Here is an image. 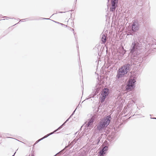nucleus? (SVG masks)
Listing matches in <instances>:
<instances>
[{"label":"nucleus","instance_id":"1","mask_svg":"<svg viewBox=\"0 0 156 156\" xmlns=\"http://www.w3.org/2000/svg\"><path fill=\"white\" fill-rule=\"evenodd\" d=\"M131 66V64H127L122 66L118 71L116 77L119 78L122 77L124 75L127 74L129 71Z\"/></svg>","mask_w":156,"mask_h":156},{"label":"nucleus","instance_id":"2","mask_svg":"<svg viewBox=\"0 0 156 156\" xmlns=\"http://www.w3.org/2000/svg\"><path fill=\"white\" fill-rule=\"evenodd\" d=\"M110 118L108 116L106 119H102L100 121L97 126V129L99 131L104 129L109 125L110 122Z\"/></svg>","mask_w":156,"mask_h":156},{"label":"nucleus","instance_id":"3","mask_svg":"<svg viewBox=\"0 0 156 156\" xmlns=\"http://www.w3.org/2000/svg\"><path fill=\"white\" fill-rule=\"evenodd\" d=\"M141 46V44L139 43L136 40L134 39L131 44L130 53L132 54L136 53V51L139 50Z\"/></svg>","mask_w":156,"mask_h":156},{"label":"nucleus","instance_id":"4","mask_svg":"<svg viewBox=\"0 0 156 156\" xmlns=\"http://www.w3.org/2000/svg\"><path fill=\"white\" fill-rule=\"evenodd\" d=\"M109 93V90L107 88H104L100 96V100L101 102H103L106 97L107 96Z\"/></svg>","mask_w":156,"mask_h":156},{"label":"nucleus","instance_id":"5","mask_svg":"<svg viewBox=\"0 0 156 156\" xmlns=\"http://www.w3.org/2000/svg\"><path fill=\"white\" fill-rule=\"evenodd\" d=\"M140 28V25L138 22L136 20H134L132 25V30L133 32H136Z\"/></svg>","mask_w":156,"mask_h":156},{"label":"nucleus","instance_id":"6","mask_svg":"<svg viewBox=\"0 0 156 156\" xmlns=\"http://www.w3.org/2000/svg\"><path fill=\"white\" fill-rule=\"evenodd\" d=\"M135 82L136 80L134 79V78L130 79L127 85L126 89L128 90L133 89L134 87L135 83Z\"/></svg>","mask_w":156,"mask_h":156},{"label":"nucleus","instance_id":"7","mask_svg":"<svg viewBox=\"0 0 156 156\" xmlns=\"http://www.w3.org/2000/svg\"><path fill=\"white\" fill-rule=\"evenodd\" d=\"M118 0H112L111 8H110V11L113 12L115 9L117 5L118 4Z\"/></svg>","mask_w":156,"mask_h":156},{"label":"nucleus","instance_id":"8","mask_svg":"<svg viewBox=\"0 0 156 156\" xmlns=\"http://www.w3.org/2000/svg\"><path fill=\"white\" fill-rule=\"evenodd\" d=\"M102 149L99 152V154L101 156H103L106 153V151L108 150V146H104V145H102Z\"/></svg>","mask_w":156,"mask_h":156},{"label":"nucleus","instance_id":"9","mask_svg":"<svg viewBox=\"0 0 156 156\" xmlns=\"http://www.w3.org/2000/svg\"><path fill=\"white\" fill-rule=\"evenodd\" d=\"M95 118V117L93 116L89 120L88 122L86 125V128L88 129L90 126L92 124L93 122H94Z\"/></svg>","mask_w":156,"mask_h":156},{"label":"nucleus","instance_id":"10","mask_svg":"<svg viewBox=\"0 0 156 156\" xmlns=\"http://www.w3.org/2000/svg\"><path fill=\"white\" fill-rule=\"evenodd\" d=\"M107 38V34H103L102 35L101 40L103 44H105Z\"/></svg>","mask_w":156,"mask_h":156},{"label":"nucleus","instance_id":"11","mask_svg":"<svg viewBox=\"0 0 156 156\" xmlns=\"http://www.w3.org/2000/svg\"><path fill=\"white\" fill-rule=\"evenodd\" d=\"M101 138L100 137H96V140L93 142V144H98L99 143L100 141Z\"/></svg>","mask_w":156,"mask_h":156},{"label":"nucleus","instance_id":"12","mask_svg":"<svg viewBox=\"0 0 156 156\" xmlns=\"http://www.w3.org/2000/svg\"><path fill=\"white\" fill-rule=\"evenodd\" d=\"M54 133V132H51V133H49L48 134H47V135L45 136L44 137H43L41 138V139H39V140H37L36 142V143H37L39 141H40L41 140H43V139L47 137L48 136H49L50 135L53 134Z\"/></svg>","mask_w":156,"mask_h":156},{"label":"nucleus","instance_id":"13","mask_svg":"<svg viewBox=\"0 0 156 156\" xmlns=\"http://www.w3.org/2000/svg\"><path fill=\"white\" fill-rule=\"evenodd\" d=\"M76 141L75 139H74L71 143L69 146H70L72 147L76 143Z\"/></svg>","mask_w":156,"mask_h":156},{"label":"nucleus","instance_id":"14","mask_svg":"<svg viewBox=\"0 0 156 156\" xmlns=\"http://www.w3.org/2000/svg\"><path fill=\"white\" fill-rule=\"evenodd\" d=\"M66 123L65 122L63 123L61 126H59L57 129L55 130L54 132L55 133V132H56L57 130L60 129L61 128H62V126L65 125V124Z\"/></svg>","mask_w":156,"mask_h":156},{"label":"nucleus","instance_id":"15","mask_svg":"<svg viewBox=\"0 0 156 156\" xmlns=\"http://www.w3.org/2000/svg\"><path fill=\"white\" fill-rule=\"evenodd\" d=\"M101 89V88H97L95 93V95H96L97 94H98L99 93V92Z\"/></svg>","mask_w":156,"mask_h":156},{"label":"nucleus","instance_id":"16","mask_svg":"<svg viewBox=\"0 0 156 156\" xmlns=\"http://www.w3.org/2000/svg\"><path fill=\"white\" fill-rule=\"evenodd\" d=\"M75 110L73 112V113L72 114L70 115V117L65 122V123H66L67 121H68L70 119V118H71V116L73 115L75 112Z\"/></svg>","mask_w":156,"mask_h":156},{"label":"nucleus","instance_id":"17","mask_svg":"<svg viewBox=\"0 0 156 156\" xmlns=\"http://www.w3.org/2000/svg\"><path fill=\"white\" fill-rule=\"evenodd\" d=\"M77 156H84V154L82 153H79Z\"/></svg>","mask_w":156,"mask_h":156},{"label":"nucleus","instance_id":"18","mask_svg":"<svg viewBox=\"0 0 156 156\" xmlns=\"http://www.w3.org/2000/svg\"><path fill=\"white\" fill-rule=\"evenodd\" d=\"M59 24L61 25H62V26H65L66 27H67V25H66L62 23H59Z\"/></svg>","mask_w":156,"mask_h":156},{"label":"nucleus","instance_id":"19","mask_svg":"<svg viewBox=\"0 0 156 156\" xmlns=\"http://www.w3.org/2000/svg\"><path fill=\"white\" fill-rule=\"evenodd\" d=\"M53 21H54V22H55V23H58V24L60 23H59V22H57V21H55L53 20Z\"/></svg>","mask_w":156,"mask_h":156},{"label":"nucleus","instance_id":"20","mask_svg":"<svg viewBox=\"0 0 156 156\" xmlns=\"http://www.w3.org/2000/svg\"><path fill=\"white\" fill-rule=\"evenodd\" d=\"M42 19H45V20H49V19L45 18H42Z\"/></svg>","mask_w":156,"mask_h":156},{"label":"nucleus","instance_id":"21","mask_svg":"<svg viewBox=\"0 0 156 156\" xmlns=\"http://www.w3.org/2000/svg\"><path fill=\"white\" fill-rule=\"evenodd\" d=\"M24 19H22V20H20V21H21V22H23V20H24Z\"/></svg>","mask_w":156,"mask_h":156},{"label":"nucleus","instance_id":"22","mask_svg":"<svg viewBox=\"0 0 156 156\" xmlns=\"http://www.w3.org/2000/svg\"><path fill=\"white\" fill-rule=\"evenodd\" d=\"M72 30L73 31V33L74 34V35H75V33L74 32V29H72Z\"/></svg>","mask_w":156,"mask_h":156},{"label":"nucleus","instance_id":"23","mask_svg":"<svg viewBox=\"0 0 156 156\" xmlns=\"http://www.w3.org/2000/svg\"><path fill=\"white\" fill-rule=\"evenodd\" d=\"M59 12V13H62L63 12Z\"/></svg>","mask_w":156,"mask_h":156},{"label":"nucleus","instance_id":"24","mask_svg":"<svg viewBox=\"0 0 156 156\" xmlns=\"http://www.w3.org/2000/svg\"><path fill=\"white\" fill-rule=\"evenodd\" d=\"M151 118V119H156V118Z\"/></svg>","mask_w":156,"mask_h":156},{"label":"nucleus","instance_id":"25","mask_svg":"<svg viewBox=\"0 0 156 156\" xmlns=\"http://www.w3.org/2000/svg\"><path fill=\"white\" fill-rule=\"evenodd\" d=\"M77 133H78V132H76V133H75V135H76L77 134Z\"/></svg>","mask_w":156,"mask_h":156},{"label":"nucleus","instance_id":"26","mask_svg":"<svg viewBox=\"0 0 156 156\" xmlns=\"http://www.w3.org/2000/svg\"><path fill=\"white\" fill-rule=\"evenodd\" d=\"M15 153H16V152H15V153L13 155H12V156H14Z\"/></svg>","mask_w":156,"mask_h":156},{"label":"nucleus","instance_id":"27","mask_svg":"<svg viewBox=\"0 0 156 156\" xmlns=\"http://www.w3.org/2000/svg\"><path fill=\"white\" fill-rule=\"evenodd\" d=\"M31 156H34V154H31Z\"/></svg>","mask_w":156,"mask_h":156},{"label":"nucleus","instance_id":"28","mask_svg":"<svg viewBox=\"0 0 156 156\" xmlns=\"http://www.w3.org/2000/svg\"><path fill=\"white\" fill-rule=\"evenodd\" d=\"M7 17L6 16H4V17H3V18H6Z\"/></svg>","mask_w":156,"mask_h":156},{"label":"nucleus","instance_id":"29","mask_svg":"<svg viewBox=\"0 0 156 156\" xmlns=\"http://www.w3.org/2000/svg\"><path fill=\"white\" fill-rule=\"evenodd\" d=\"M20 23V21H19V22H18V23Z\"/></svg>","mask_w":156,"mask_h":156},{"label":"nucleus","instance_id":"30","mask_svg":"<svg viewBox=\"0 0 156 156\" xmlns=\"http://www.w3.org/2000/svg\"><path fill=\"white\" fill-rule=\"evenodd\" d=\"M20 23V21H19V22H18V23Z\"/></svg>","mask_w":156,"mask_h":156},{"label":"nucleus","instance_id":"31","mask_svg":"<svg viewBox=\"0 0 156 156\" xmlns=\"http://www.w3.org/2000/svg\"><path fill=\"white\" fill-rule=\"evenodd\" d=\"M20 23V21H19V22H18V23Z\"/></svg>","mask_w":156,"mask_h":156},{"label":"nucleus","instance_id":"32","mask_svg":"<svg viewBox=\"0 0 156 156\" xmlns=\"http://www.w3.org/2000/svg\"><path fill=\"white\" fill-rule=\"evenodd\" d=\"M140 40L139 41V42H140Z\"/></svg>","mask_w":156,"mask_h":156},{"label":"nucleus","instance_id":"33","mask_svg":"<svg viewBox=\"0 0 156 156\" xmlns=\"http://www.w3.org/2000/svg\"><path fill=\"white\" fill-rule=\"evenodd\" d=\"M109 0H108V2H109Z\"/></svg>","mask_w":156,"mask_h":156}]
</instances>
